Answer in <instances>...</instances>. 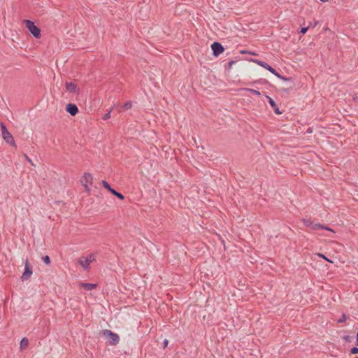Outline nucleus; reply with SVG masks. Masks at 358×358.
<instances>
[{
	"instance_id": "f257e3e1",
	"label": "nucleus",
	"mask_w": 358,
	"mask_h": 358,
	"mask_svg": "<svg viewBox=\"0 0 358 358\" xmlns=\"http://www.w3.org/2000/svg\"><path fill=\"white\" fill-rule=\"evenodd\" d=\"M2 137L3 140L8 144L13 146L15 148H17L14 138L13 135L8 131L6 124L3 122L0 123Z\"/></svg>"
},
{
	"instance_id": "f03ea898",
	"label": "nucleus",
	"mask_w": 358,
	"mask_h": 358,
	"mask_svg": "<svg viewBox=\"0 0 358 358\" xmlns=\"http://www.w3.org/2000/svg\"><path fill=\"white\" fill-rule=\"evenodd\" d=\"M100 334L107 338L108 339L109 344L111 345H116L120 341L119 336L110 330H102L100 332Z\"/></svg>"
},
{
	"instance_id": "7ed1b4c3",
	"label": "nucleus",
	"mask_w": 358,
	"mask_h": 358,
	"mask_svg": "<svg viewBox=\"0 0 358 358\" xmlns=\"http://www.w3.org/2000/svg\"><path fill=\"white\" fill-rule=\"evenodd\" d=\"M23 23L35 38H39L41 37V29L34 24V22L29 20H24Z\"/></svg>"
},
{
	"instance_id": "20e7f679",
	"label": "nucleus",
	"mask_w": 358,
	"mask_h": 358,
	"mask_svg": "<svg viewBox=\"0 0 358 358\" xmlns=\"http://www.w3.org/2000/svg\"><path fill=\"white\" fill-rule=\"evenodd\" d=\"M32 273V266L29 264L28 259H26L24 262V271L21 276L22 280H27L31 277Z\"/></svg>"
},
{
	"instance_id": "39448f33",
	"label": "nucleus",
	"mask_w": 358,
	"mask_h": 358,
	"mask_svg": "<svg viewBox=\"0 0 358 358\" xmlns=\"http://www.w3.org/2000/svg\"><path fill=\"white\" fill-rule=\"evenodd\" d=\"M211 49L213 50V55L215 57H218L224 50V47L219 42H213L211 45Z\"/></svg>"
},
{
	"instance_id": "423d86ee",
	"label": "nucleus",
	"mask_w": 358,
	"mask_h": 358,
	"mask_svg": "<svg viewBox=\"0 0 358 358\" xmlns=\"http://www.w3.org/2000/svg\"><path fill=\"white\" fill-rule=\"evenodd\" d=\"M251 61L254 62L255 63L257 64L260 66L266 69L268 71H270L273 75L275 74L276 70L274 69L272 66H271L268 64H267L265 62L258 60V59H251Z\"/></svg>"
},
{
	"instance_id": "0eeeda50",
	"label": "nucleus",
	"mask_w": 358,
	"mask_h": 358,
	"mask_svg": "<svg viewBox=\"0 0 358 358\" xmlns=\"http://www.w3.org/2000/svg\"><path fill=\"white\" fill-rule=\"evenodd\" d=\"M66 110L72 116H75L78 113V108L74 103H68Z\"/></svg>"
},
{
	"instance_id": "6e6552de",
	"label": "nucleus",
	"mask_w": 358,
	"mask_h": 358,
	"mask_svg": "<svg viewBox=\"0 0 358 358\" xmlns=\"http://www.w3.org/2000/svg\"><path fill=\"white\" fill-rule=\"evenodd\" d=\"M93 178L91 173H85L83 178L80 180V182L83 185H92V184Z\"/></svg>"
},
{
	"instance_id": "1a4fd4ad",
	"label": "nucleus",
	"mask_w": 358,
	"mask_h": 358,
	"mask_svg": "<svg viewBox=\"0 0 358 358\" xmlns=\"http://www.w3.org/2000/svg\"><path fill=\"white\" fill-rule=\"evenodd\" d=\"M66 90L70 93H76L78 92L77 88V85L73 83H66L65 84Z\"/></svg>"
},
{
	"instance_id": "9d476101",
	"label": "nucleus",
	"mask_w": 358,
	"mask_h": 358,
	"mask_svg": "<svg viewBox=\"0 0 358 358\" xmlns=\"http://www.w3.org/2000/svg\"><path fill=\"white\" fill-rule=\"evenodd\" d=\"M78 264L85 269H88L90 268V263L88 259L85 257H81L78 260Z\"/></svg>"
},
{
	"instance_id": "9b49d317",
	"label": "nucleus",
	"mask_w": 358,
	"mask_h": 358,
	"mask_svg": "<svg viewBox=\"0 0 358 358\" xmlns=\"http://www.w3.org/2000/svg\"><path fill=\"white\" fill-rule=\"evenodd\" d=\"M267 98L268 99V103L271 105V106L272 107V108L273 109L275 113L278 114V115L281 114L282 113L280 111L279 108H278V105L276 104V103L275 102V101L270 96H267Z\"/></svg>"
},
{
	"instance_id": "f8f14e48",
	"label": "nucleus",
	"mask_w": 358,
	"mask_h": 358,
	"mask_svg": "<svg viewBox=\"0 0 358 358\" xmlns=\"http://www.w3.org/2000/svg\"><path fill=\"white\" fill-rule=\"evenodd\" d=\"M81 286L84 289L91 291L95 289L97 287V285L94 283H82Z\"/></svg>"
},
{
	"instance_id": "ddd939ff",
	"label": "nucleus",
	"mask_w": 358,
	"mask_h": 358,
	"mask_svg": "<svg viewBox=\"0 0 358 358\" xmlns=\"http://www.w3.org/2000/svg\"><path fill=\"white\" fill-rule=\"evenodd\" d=\"M101 184L104 187V188L108 189L112 194H113V192L115 191V189L112 188L111 186L110 185V184L108 182H106V180H102Z\"/></svg>"
},
{
	"instance_id": "4468645a",
	"label": "nucleus",
	"mask_w": 358,
	"mask_h": 358,
	"mask_svg": "<svg viewBox=\"0 0 358 358\" xmlns=\"http://www.w3.org/2000/svg\"><path fill=\"white\" fill-rule=\"evenodd\" d=\"M29 345V340L26 337L23 338L20 341V348H24Z\"/></svg>"
},
{
	"instance_id": "2eb2a0df",
	"label": "nucleus",
	"mask_w": 358,
	"mask_h": 358,
	"mask_svg": "<svg viewBox=\"0 0 358 358\" xmlns=\"http://www.w3.org/2000/svg\"><path fill=\"white\" fill-rule=\"evenodd\" d=\"M303 222L306 227H310L311 229L313 225H314L313 222L311 221L310 219H303Z\"/></svg>"
},
{
	"instance_id": "dca6fc26",
	"label": "nucleus",
	"mask_w": 358,
	"mask_h": 358,
	"mask_svg": "<svg viewBox=\"0 0 358 358\" xmlns=\"http://www.w3.org/2000/svg\"><path fill=\"white\" fill-rule=\"evenodd\" d=\"M277 78L282 80H285V81H289V80H291V78H285V76L280 75L278 72H275V74H274Z\"/></svg>"
},
{
	"instance_id": "f3484780",
	"label": "nucleus",
	"mask_w": 358,
	"mask_h": 358,
	"mask_svg": "<svg viewBox=\"0 0 358 358\" xmlns=\"http://www.w3.org/2000/svg\"><path fill=\"white\" fill-rule=\"evenodd\" d=\"M245 90L250 92L251 94L256 95V96H260V92L256 90L250 89V88H245Z\"/></svg>"
},
{
	"instance_id": "a211bd4d",
	"label": "nucleus",
	"mask_w": 358,
	"mask_h": 358,
	"mask_svg": "<svg viewBox=\"0 0 358 358\" xmlns=\"http://www.w3.org/2000/svg\"><path fill=\"white\" fill-rule=\"evenodd\" d=\"M113 195L115 196L120 200H123L124 199V196L122 193L118 192L116 190L115 192H113Z\"/></svg>"
},
{
	"instance_id": "6ab92c4d",
	"label": "nucleus",
	"mask_w": 358,
	"mask_h": 358,
	"mask_svg": "<svg viewBox=\"0 0 358 358\" xmlns=\"http://www.w3.org/2000/svg\"><path fill=\"white\" fill-rule=\"evenodd\" d=\"M132 106V103L131 101H127L122 106V108H124V110H129L131 108Z\"/></svg>"
},
{
	"instance_id": "aec40b11",
	"label": "nucleus",
	"mask_w": 358,
	"mask_h": 358,
	"mask_svg": "<svg viewBox=\"0 0 358 358\" xmlns=\"http://www.w3.org/2000/svg\"><path fill=\"white\" fill-rule=\"evenodd\" d=\"M89 260V263L90 264L92 262H94L96 260V255L93 253L90 254L89 257H86Z\"/></svg>"
},
{
	"instance_id": "412c9836",
	"label": "nucleus",
	"mask_w": 358,
	"mask_h": 358,
	"mask_svg": "<svg viewBox=\"0 0 358 358\" xmlns=\"http://www.w3.org/2000/svg\"><path fill=\"white\" fill-rule=\"evenodd\" d=\"M322 228H323V225L320 223L314 224V225H313V227H312V229L314 230L322 229Z\"/></svg>"
},
{
	"instance_id": "4be33fe9",
	"label": "nucleus",
	"mask_w": 358,
	"mask_h": 358,
	"mask_svg": "<svg viewBox=\"0 0 358 358\" xmlns=\"http://www.w3.org/2000/svg\"><path fill=\"white\" fill-rule=\"evenodd\" d=\"M43 260L46 265L50 264L51 261H50V258L49 257V256H48V255L44 256L43 257Z\"/></svg>"
},
{
	"instance_id": "5701e85b",
	"label": "nucleus",
	"mask_w": 358,
	"mask_h": 358,
	"mask_svg": "<svg viewBox=\"0 0 358 358\" xmlns=\"http://www.w3.org/2000/svg\"><path fill=\"white\" fill-rule=\"evenodd\" d=\"M347 318H348V317H347L346 315H345V313H343V314L342 315V317H341L340 319H338V323L344 322H345V320H347Z\"/></svg>"
},
{
	"instance_id": "b1692460",
	"label": "nucleus",
	"mask_w": 358,
	"mask_h": 358,
	"mask_svg": "<svg viewBox=\"0 0 358 358\" xmlns=\"http://www.w3.org/2000/svg\"><path fill=\"white\" fill-rule=\"evenodd\" d=\"M350 353L352 355L358 354V348L354 347V348H351Z\"/></svg>"
},
{
	"instance_id": "393cba45",
	"label": "nucleus",
	"mask_w": 358,
	"mask_h": 358,
	"mask_svg": "<svg viewBox=\"0 0 358 358\" xmlns=\"http://www.w3.org/2000/svg\"><path fill=\"white\" fill-rule=\"evenodd\" d=\"M110 117V110L104 115V116L103 117V119L104 120H106L109 119Z\"/></svg>"
},
{
	"instance_id": "a878e982",
	"label": "nucleus",
	"mask_w": 358,
	"mask_h": 358,
	"mask_svg": "<svg viewBox=\"0 0 358 358\" xmlns=\"http://www.w3.org/2000/svg\"><path fill=\"white\" fill-rule=\"evenodd\" d=\"M308 29V27H302V28L301 29L300 32H301V33H302L303 34H305L307 32Z\"/></svg>"
},
{
	"instance_id": "bb28decb",
	"label": "nucleus",
	"mask_w": 358,
	"mask_h": 358,
	"mask_svg": "<svg viewBox=\"0 0 358 358\" xmlns=\"http://www.w3.org/2000/svg\"><path fill=\"white\" fill-rule=\"evenodd\" d=\"M343 338V340L345 342H350V336H348V335L344 336Z\"/></svg>"
},
{
	"instance_id": "cd10ccee",
	"label": "nucleus",
	"mask_w": 358,
	"mask_h": 358,
	"mask_svg": "<svg viewBox=\"0 0 358 358\" xmlns=\"http://www.w3.org/2000/svg\"><path fill=\"white\" fill-rule=\"evenodd\" d=\"M236 62L234 61V60H231L229 63H228V69H230L231 67H232V65L235 63Z\"/></svg>"
},
{
	"instance_id": "c85d7f7f",
	"label": "nucleus",
	"mask_w": 358,
	"mask_h": 358,
	"mask_svg": "<svg viewBox=\"0 0 358 358\" xmlns=\"http://www.w3.org/2000/svg\"><path fill=\"white\" fill-rule=\"evenodd\" d=\"M83 185L85 187V191H86V192H90V188L89 187L88 185H87V184H84V185Z\"/></svg>"
},
{
	"instance_id": "c756f323",
	"label": "nucleus",
	"mask_w": 358,
	"mask_h": 358,
	"mask_svg": "<svg viewBox=\"0 0 358 358\" xmlns=\"http://www.w3.org/2000/svg\"><path fill=\"white\" fill-rule=\"evenodd\" d=\"M322 229H325V230H327V231H331L334 232V230H333V229H331L330 227H327V226H324V225H323V228H322Z\"/></svg>"
},
{
	"instance_id": "7c9ffc66",
	"label": "nucleus",
	"mask_w": 358,
	"mask_h": 358,
	"mask_svg": "<svg viewBox=\"0 0 358 358\" xmlns=\"http://www.w3.org/2000/svg\"><path fill=\"white\" fill-rule=\"evenodd\" d=\"M322 229H325V230H327V231H331L334 232V230H333V229H331L330 227H327V226H324V225H323V228H322Z\"/></svg>"
},
{
	"instance_id": "2f4dec72",
	"label": "nucleus",
	"mask_w": 358,
	"mask_h": 358,
	"mask_svg": "<svg viewBox=\"0 0 358 358\" xmlns=\"http://www.w3.org/2000/svg\"><path fill=\"white\" fill-rule=\"evenodd\" d=\"M240 52H241V54L249 53V54H250V55H255V53L251 52H249V51H247V50H241Z\"/></svg>"
},
{
	"instance_id": "473e14b6",
	"label": "nucleus",
	"mask_w": 358,
	"mask_h": 358,
	"mask_svg": "<svg viewBox=\"0 0 358 358\" xmlns=\"http://www.w3.org/2000/svg\"><path fill=\"white\" fill-rule=\"evenodd\" d=\"M24 156L26 158V159L27 160V162H29L30 164H33L31 160L29 159V157L26 154H24Z\"/></svg>"
},
{
	"instance_id": "72a5a7b5",
	"label": "nucleus",
	"mask_w": 358,
	"mask_h": 358,
	"mask_svg": "<svg viewBox=\"0 0 358 358\" xmlns=\"http://www.w3.org/2000/svg\"><path fill=\"white\" fill-rule=\"evenodd\" d=\"M168 343H169L168 340H167V339H165V340L164 341V342H163L164 348L167 346Z\"/></svg>"
},
{
	"instance_id": "f704fd0d",
	"label": "nucleus",
	"mask_w": 358,
	"mask_h": 358,
	"mask_svg": "<svg viewBox=\"0 0 358 358\" xmlns=\"http://www.w3.org/2000/svg\"><path fill=\"white\" fill-rule=\"evenodd\" d=\"M319 256L321 257L322 258H324L326 260H328L327 258H326L324 255L320 254Z\"/></svg>"
},
{
	"instance_id": "c9c22d12",
	"label": "nucleus",
	"mask_w": 358,
	"mask_h": 358,
	"mask_svg": "<svg viewBox=\"0 0 358 358\" xmlns=\"http://www.w3.org/2000/svg\"><path fill=\"white\" fill-rule=\"evenodd\" d=\"M357 341H356V343H357V345H358V333L357 334Z\"/></svg>"
},
{
	"instance_id": "e433bc0d",
	"label": "nucleus",
	"mask_w": 358,
	"mask_h": 358,
	"mask_svg": "<svg viewBox=\"0 0 358 358\" xmlns=\"http://www.w3.org/2000/svg\"><path fill=\"white\" fill-rule=\"evenodd\" d=\"M320 1H322V2H327V1H328V0H320Z\"/></svg>"
},
{
	"instance_id": "4c0bfd02",
	"label": "nucleus",
	"mask_w": 358,
	"mask_h": 358,
	"mask_svg": "<svg viewBox=\"0 0 358 358\" xmlns=\"http://www.w3.org/2000/svg\"><path fill=\"white\" fill-rule=\"evenodd\" d=\"M263 83V82H262ZM264 83H267L266 80H264Z\"/></svg>"
},
{
	"instance_id": "58836bf2",
	"label": "nucleus",
	"mask_w": 358,
	"mask_h": 358,
	"mask_svg": "<svg viewBox=\"0 0 358 358\" xmlns=\"http://www.w3.org/2000/svg\"><path fill=\"white\" fill-rule=\"evenodd\" d=\"M355 358H358V357H355Z\"/></svg>"
}]
</instances>
